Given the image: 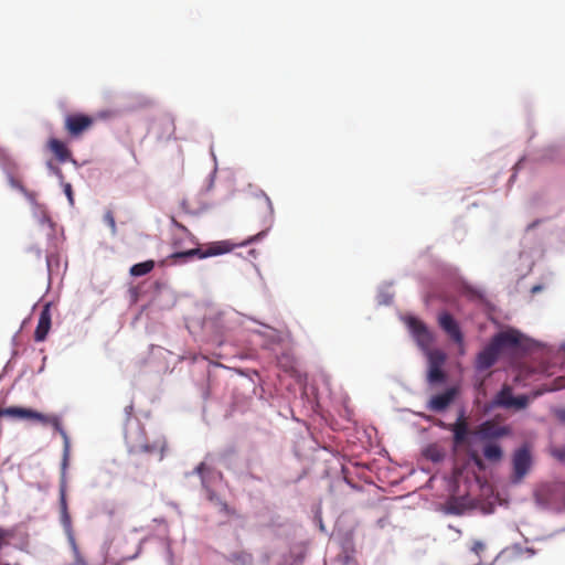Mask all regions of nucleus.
Returning <instances> with one entry per match:
<instances>
[{"label":"nucleus","mask_w":565,"mask_h":565,"mask_svg":"<svg viewBox=\"0 0 565 565\" xmlns=\"http://www.w3.org/2000/svg\"><path fill=\"white\" fill-rule=\"evenodd\" d=\"M523 334L515 330L509 329L494 334L490 342L477 354L475 367L482 372L492 367L499 356L508 350H516L521 347Z\"/></svg>","instance_id":"1"},{"label":"nucleus","mask_w":565,"mask_h":565,"mask_svg":"<svg viewBox=\"0 0 565 565\" xmlns=\"http://www.w3.org/2000/svg\"><path fill=\"white\" fill-rule=\"evenodd\" d=\"M230 250L231 246L228 243L217 242L209 245L206 248L196 247L183 252L172 253L166 260H163V264L177 265L185 263L195 256L199 258H206L211 256L222 255Z\"/></svg>","instance_id":"2"},{"label":"nucleus","mask_w":565,"mask_h":565,"mask_svg":"<svg viewBox=\"0 0 565 565\" xmlns=\"http://www.w3.org/2000/svg\"><path fill=\"white\" fill-rule=\"evenodd\" d=\"M438 426L452 433V444H454L455 449L468 445V443H469L468 437L470 435V429H469V423L467 420L466 413L463 409H461L458 413V416H457V419L455 423L446 424L443 420H439Z\"/></svg>","instance_id":"3"},{"label":"nucleus","mask_w":565,"mask_h":565,"mask_svg":"<svg viewBox=\"0 0 565 565\" xmlns=\"http://www.w3.org/2000/svg\"><path fill=\"white\" fill-rule=\"evenodd\" d=\"M32 413L39 415L40 417H25V419L36 420L44 425L51 424L55 428V430H57L60 433V435L62 436V438L64 440L63 459H62V470H63V477H64L65 472L67 470V467H68L70 451H71L68 436H67L66 431L64 430V428L62 427V424H61V420L58 417L47 416V415H44V414L33 411V409H32Z\"/></svg>","instance_id":"4"},{"label":"nucleus","mask_w":565,"mask_h":565,"mask_svg":"<svg viewBox=\"0 0 565 565\" xmlns=\"http://www.w3.org/2000/svg\"><path fill=\"white\" fill-rule=\"evenodd\" d=\"M511 433L510 426L500 425L494 420H486L475 430V434L481 443L497 441L500 438L510 436Z\"/></svg>","instance_id":"5"},{"label":"nucleus","mask_w":565,"mask_h":565,"mask_svg":"<svg viewBox=\"0 0 565 565\" xmlns=\"http://www.w3.org/2000/svg\"><path fill=\"white\" fill-rule=\"evenodd\" d=\"M526 395L513 396L512 387L503 385L493 399V405L503 408L524 409L529 405Z\"/></svg>","instance_id":"6"},{"label":"nucleus","mask_w":565,"mask_h":565,"mask_svg":"<svg viewBox=\"0 0 565 565\" xmlns=\"http://www.w3.org/2000/svg\"><path fill=\"white\" fill-rule=\"evenodd\" d=\"M532 465V456L527 446H522L514 451L512 457V482H520L529 472Z\"/></svg>","instance_id":"7"},{"label":"nucleus","mask_w":565,"mask_h":565,"mask_svg":"<svg viewBox=\"0 0 565 565\" xmlns=\"http://www.w3.org/2000/svg\"><path fill=\"white\" fill-rule=\"evenodd\" d=\"M446 361V354L440 350L428 352V374L427 381L430 384H438L446 381V373L443 365Z\"/></svg>","instance_id":"8"},{"label":"nucleus","mask_w":565,"mask_h":565,"mask_svg":"<svg viewBox=\"0 0 565 565\" xmlns=\"http://www.w3.org/2000/svg\"><path fill=\"white\" fill-rule=\"evenodd\" d=\"M406 324L418 347L423 350H427L433 344L434 334L423 321L415 317H408L406 319Z\"/></svg>","instance_id":"9"},{"label":"nucleus","mask_w":565,"mask_h":565,"mask_svg":"<svg viewBox=\"0 0 565 565\" xmlns=\"http://www.w3.org/2000/svg\"><path fill=\"white\" fill-rule=\"evenodd\" d=\"M94 122V119L84 114H70L65 117L64 128L72 138L82 136L88 130Z\"/></svg>","instance_id":"10"},{"label":"nucleus","mask_w":565,"mask_h":565,"mask_svg":"<svg viewBox=\"0 0 565 565\" xmlns=\"http://www.w3.org/2000/svg\"><path fill=\"white\" fill-rule=\"evenodd\" d=\"M438 324L460 347V352L463 353V334L454 317L449 312L443 311L438 315Z\"/></svg>","instance_id":"11"},{"label":"nucleus","mask_w":565,"mask_h":565,"mask_svg":"<svg viewBox=\"0 0 565 565\" xmlns=\"http://www.w3.org/2000/svg\"><path fill=\"white\" fill-rule=\"evenodd\" d=\"M127 443H128V448H129L130 454L137 455V454L145 452V454H149V455H158L159 460H162L163 452L167 447V443L163 438L156 440L152 444H148V443L136 444V443L130 441L129 439L127 440Z\"/></svg>","instance_id":"12"},{"label":"nucleus","mask_w":565,"mask_h":565,"mask_svg":"<svg viewBox=\"0 0 565 565\" xmlns=\"http://www.w3.org/2000/svg\"><path fill=\"white\" fill-rule=\"evenodd\" d=\"M52 324V315H51V303L44 305V307L41 310L38 326L34 331V340L36 342H43L51 329Z\"/></svg>","instance_id":"13"},{"label":"nucleus","mask_w":565,"mask_h":565,"mask_svg":"<svg viewBox=\"0 0 565 565\" xmlns=\"http://www.w3.org/2000/svg\"><path fill=\"white\" fill-rule=\"evenodd\" d=\"M458 391L456 387H449L445 392L434 395L428 402V409L434 412H444L454 402Z\"/></svg>","instance_id":"14"},{"label":"nucleus","mask_w":565,"mask_h":565,"mask_svg":"<svg viewBox=\"0 0 565 565\" xmlns=\"http://www.w3.org/2000/svg\"><path fill=\"white\" fill-rule=\"evenodd\" d=\"M49 150L55 156L60 162H66L72 159V152L66 143L56 138H50L47 141Z\"/></svg>","instance_id":"15"},{"label":"nucleus","mask_w":565,"mask_h":565,"mask_svg":"<svg viewBox=\"0 0 565 565\" xmlns=\"http://www.w3.org/2000/svg\"><path fill=\"white\" fill-rule=\"evenodd\" d=\"M483 456L490 462H498L503 457V450L497 441L483 443Z\"/></svg>","instance_id":"16"},{"label":"nucleus","mask_w":565,"mask_h":565,"mask_svg":"<svg viewBox=\"0 0 565 565\" xmlns=\"http://www.w3.org/2000/svg\"><path fill=\"white\" fill-rule=\"evenodd\" d=\"M8 416L19 419H25V417H40L39 415L32 413L31 408H24L19 406H11L7 408H0V417Z\"/></svg>","instance_id":"17"},{"label":"nucleus","mask_w":565,"mask_h":565,"mask_svg":"<svg viewBox=\"0 0 565 565\" xmlns=\"http://www.w3.org/2000/svg\"><path fill=\"white\" fill-rule=\"evenodd\" d=\"M153 267H154L153 260H146L142 263H138V264H135L130 268V275L136 276V277L143 276V275H147L148 273H150L153 269Z\"/></svg>","instance_id":"18"},{"label":"nucleus","mask_w":565,"mask_h":565,"mask_svg":"<svg viewBox=\"0 0 565 565\" xmlns=\"http://www.w3.org/2000/svg\"><path fill=\"white\" fill-rule=\"evenodd\" d=\"M230 561L234 565H252L253 564V555L247 552H237L233 553L230 557Z\"/></svg>","instance_id":"19"},{"label":"nucleus","mask_w":565,"mask_h":565,"mask_svg":"<svg viewBox=\"0 0 565 565\" xmlns=\"http://www.w3.org/2000/svg\"><path fill=\"white\" fill-rule=\"evenodd\" d=\"M15 536L13 529H6L0 526V551L10 544V541Z\"/></svg>","instance_id":"20"},{"label":"nucleus","mask_w":565,"mask_h":565,"mask_svg":"<svg viewBox=\"0 0 565 565\" xmlns=\"http://www.w3.org/2000/svg\"><path fill=\"white\" fill-rule=\"evenodd\" d=\"M65 478H66V475L63 477V470L61 469V489H60L61 512L67 511V502H66V494H65Z\"/></svg>","instance_id":"21"},{"label":"nucleus","mask_w":565,"mask_h":565,"mask_svg":"<svg viewBox=\"0 0 565 565\" xmlns=\"http://www.w3.org/2000/svg\"><path fill=\"white\" fill-rule=\"evenodd\" d=\"M104 221L105 223L109 226L110 231L113 234H116L117 232V227H116V222H115V217H114V214L111 211H107L104 215Z\"/></svg>","instance_id":"22"},{"label":"nucleus","mask_w":565,"mask_h":565,"mask_svg":"<svg viewBox=\"0 0 565 565\" xmlns=\"http://www.w3.org/2000/svg\"><path fill=\"white\" fill-rule=\"evenodd\" d=\"M64 192H65L70 203L73 205L74 204L73 190H72V185L70 183H66L64 185Z\"/></svg>","instance_id":"23"},{"label":"nucleus","mask_w":565,"mask_h":565,"mask_svg":"<svg viewBox=\"0 0 565 565\" xmlns=\"http://www.w3.org/2000/svg\"><path fill=\"white\" fill-rule=\"evenodd\" d=\"M470 458L479 468L483 467L482 459L476 451L470 452Z\"/></svg>","instance_id":"24"},{"label":"nucleus","mask_w":565,"mask_h":565,"mask_svg":"<svg viewBox=\"0 0 565 565\" xmlns=\"http://www.w3.org/2000/svg\"><path fill=\"white\" fill-rule=\"evenodd\" d=\"M9 182L12 188L19 189L20 191L24 192V188L19 180H15L14 178L10 177Z\"/></svg>","instance_id":"25"},{"label":"nucleus","mask_w":565,"mask_h":565,"mask_svg":"<svg viewBox=\"0 0 565 565\" xmlns=\"http://www.w3.org/2000/svg\"><path fill=\"white\" fill-rule=\"evenodd\" d=\"M553 456L559 460H565V447L553 450Z\"/></svg>","instance_id":"26"},{"label":"nucleus","mask_w":565,"mask_h":565,"mask_svg":"<svg viewBox=\"0 0 565 565\" xmlns=\"http://www.w3.org/2000/svg\"><path fill=\"white\" fill-rule=\"evenodd\" d=\"M484 550V544L482 542H475L473 545H472V551L477 554H479L480 552H482Z\"/></svg>","instance_id":"27"},{"label":"nucleus","mask_w":565,"mask_h":565,"mask_svg":"<svg viewBox=\"0 0 565 565\" xmlns=\"http://www.w3.org/2000/svg\"><path fill=\"white\" fill-rule=\"evenodd\" d=\"M61 519H62V522L64 525H70L71 518H70L68 511L61 512Z\"/></svg>","instance_id":"28"},{"label":"nucleus","mask_w":565,"mask_h":565,"mask_svg":"<svg viewBox=\"0 0 565 565\" xmlns=\"http://www.w3.org/2000/svg\"><path fill=\"white\" fill-rule=\"evenodd\" d=\"M541 289H542V287L536 285V286L532 287V292L535 294V292L540 291Z\"/></svg>","instance_id":"29"},{"label":"nucleus","mask_w":565,"mask_h":565,"mask_svg":"<svg viewBox=\"0 0 565 565\" xmlns=\"http://www.w3.org/2000/svg\"><path fill=\"white\" fill-rule=\"evenodd\" d=\"M537 224H539V222H537V221H535V222L531 223V224L527 226V230H532V228H534Z\"/></svg>","instance_id":"30"},{"label":"nucleus","mask_w":565,"mask_h":565,"mask_svg":"<svg viewBox=\"0 0 565 565\" xmlns=\"http://www.w3.org/2000/svg\"><path fill=\"white\" fill-rule=\"evenodd\" d=\"M266 201L268 202L269 207L271 209V202L268 196H266Z\"/></svg>","instance_id":"31"},{"label":"nucleus","mask_w":565,"mask_h":565,"mask_svg":"<svg viewBox=\"0 0 565 565\" xmlns=\"http://www.w3.org/2000/svg\"><path fill=\"white\" fill-rule=\"evenodd\" d=\"M204 467V463H201L199 467H198V470L201 471Z\"/></svg>","instance_id":"32"},{"label":"nucleus","mask_w":565,"mask_h":565,"mask_svg":"<svg viewBox=\"0 0 565 565\" xmlns=\"http://www.w3.org/2000/svg\"><path fill=\"white\" fill-rule=\"evenodd\" d=\"M36 256L40 258L41 257V250L40 249H36Z\"/></svg>","instance_id":"33"}]
</instances>
